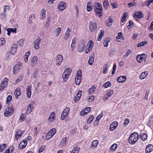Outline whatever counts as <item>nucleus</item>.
<instances>
[{"label": "nucleus", "instance_id": "1", "mask_svg": "<svg viewBox=\"0 0 153 153\" xmlns=\"http://www.w3.org/2000/svg\"><path fill=\"white\" fill-rule=\"evenodd\" d=\"M139 134L136 132L132 133L129 136L128 142L131 145L134 144L137 142L139 138Z\"/></svg>", "mask_w": 153, "mask_h": 153}, {"label": "nucleus", "instance_id": "2", "mask_svg": "<svg viewBox=\"0 0 153 153\" xmlns=\"http://www.w3.org/2000/svg\"><path fill=\"white\" fill-rule=\"evenodd\" d=\"M71 68H68L65 70L62 74V78L64 81L66 82L69 78L71 73Z\"/></svg>", "mask_w": 153, "mask_h": 153}, {"label": "nucleus", "instance_id": "3", "mask_svg": "<svg viewBox=\"0 0 153 153\" xmlns=\"http://www.w3.org/2000/svg\"><path fill=\"white\" fill-rule=\"evenodd\" d=\"M56 130L55 128L51 129L47 133L45 137V139L48 140L51 138L56 133Z\"/></svg>", "mask_w": 153, "mask_h": 153}, {"label": "nucleus", "instance_id": "4", "mask_svg": "<svg viewBox=\"0 0 153 153\" xmlns=\"http://www.w3.org/2000/svg\"><path fill=\"white\" fill-rule=\"evenodd\" d=\"M14 109L11 106L7 108L4 112V115L5 117H8L11 116L13 113Z\"/></svg>", "mask_w": 153, "mask_h": 153}, {"label": "nucleus", "instance_id": "5", "mask_svg": "<svg viewBox=\"0 0 153 153\" xmlns=\"http://www.w3.org/2000/svg\"><path fill=\"white\" fill-rule=\"evenodd\" d=\"M94 45V43L91 40L89 41L86 46L85 53H89L92 50Z\"/></svg>", "mask_w": 153, "mask_h": 153}, {"label": "nucleus", "instance_id": "6", "mask_svg": "<svg viewBox=\"0 0 153 153\" xmlns=\"http://www.w3.org/2000/svg\"><path fill=\"white\" fill-rule=\"evenodd\" d=\"M81 74L82 72L80 70H78L77 72L76 76L75 78V82L77 85H79L81 82Z\"/></svg>", "mask_w": 153, "mask_h": 153}, {"label": "nucleus", "instance_id": "7", "mask_svg": "<svg viewBox=\"0 0 153 153\" xmlns=\"http://www.w3.org/2000/svg\"><path fill=\"white\" fill-rule=\"evenodd\" d=\"M63 60V57L61 54L57 55L56 57V63L58 66H59Z\"/></svg>", "mask_w": 153, "mask_h": 153}, {"label": "nucleus", "instance_id": "8", "mask_svg": "<svg viewBox=\"0 0 153 153\" xmlns=\"http://www.w3.org/2000/svg\"><path fill=\"white\" fill-rule=\"evenodd\" d=\"M70 111L69 108H67L64 110L61 114V119L63 120L67 117L69 114Z\"/></svg>", "mask_w": 153, "mask_h": 153}, {"label": "nucleus", "instance_id": "9", "mask_svg": "<svg viewBox=\"0 0 153 153\" xmlns=\"http://www.w3.org/2000/svg\"><path fill=\"white\" fill-rule=\"evenodd\" d=\"M143 16V13L141 11L135 12L134 15V17L136 21H138V19L142 18Z\"/></svg>", "mask_w": 153, "mask_h": 153}, {"label": "nucleus", "instance_id": "10", "mask_svg": "<svg viewBox=\"0 0 153 153\" xmlns=\"http://www.w3.org/2000/svg\"><path fill=\"white\" fill-rule=\"evenodd\" d=\"M27 141L26 140H23L19 144L18 146L19 148L21 149H24L27 144Z\"/></svg>", "mask_w": 153, "mask_h": 153}, {"label": "nucleus", "instance_id": "11", "mask_svg": "<svg viewBox=\"0 0 153 153\" xmlns=\"http://www.w3.org/2000/svg\"><path fill=\"white\" fill-rule=\"evenodd\" d=\"M85 45L86 43L84 41H82L81 43L78 44V49L79 52H82L83 51Z\"/></svg>", "mask_w": 153, "mask_h": 153}, {"label": "nucleus", "instance_id": "12", "mask_svg": "<svg viewBox=\"0 0 153 153\" xmlns=\"http://www.w3.org/2000/svg\"><path fill=\"white\" fill-rule=\"evenodd\" d=\"M66 7V3L62 2L59 3L58 5V8L60 11H62L64 10Z\"/></svg>", "mask_w": 153, "mask_h": 153}, {"label": "nucleus", "instance_id": "13", "mask_svg": "<svg viewBox=\"0 0 153 153\" xmlns=\"http://www.w3.org/2000/svg\"><path fill=\"white\" fill-rule=\"evenodd\" d=\"M41 41V39H39V38H37L33 44V46L35 49L38 50L39 48V44Z\"/></svg>", "mask_w": 153, "mask_h": 153}, {"label": "nucleus", "instance_id": "14", "mask_svg": "<svg viewBox=\"0 0 153 153\" xmlns=\"http://www.w3.org/2000/svg\"><path fill=\"white\" fill-rule=\"evenodd\" d=\"M89 29L91 31H94L97 28V24L96 23L90 22Z\"/></svg>", "mask_w": 153, "mask_h": 153}, {"label": "nucleus", "instance_id": "15", "mask_svg": "<svg viewBox=\"0 0 153 153\" xmlns=\"http://www.w3.org/2000/svg\"><path fill=\"white\" fill-rule=\"evenodd\" d=\"M7 79L4 78L3 81V82L1 83L0 86V90L1 91L6 86L7 83Z\"/></svg>", "mask_w": 153, "mask_h": 153}, {"label": "nucleus", "instance_id": "16", "mask_svg": "<svg viewBox=\"0 0 153 153\" xmlns=\"http://www.w3.org/2000/svg\"><path fill=\"white\" fill-rule=\"evenodd\" d=\"M17 50V45L15 44H13L10 49V53L12 55H14Z\"/></svg>", "mask_w": 153, "mask_h": 153}, {"label": "nucleus", "instance_id": "17", "mask_svg": "<svg viewBox=\"0 0 153 153\" xmlns=\"http://www.w3.org/2000/svg\"><path fill=\"white\" fill-rule=\"evenodd\" d=\"M94 10L95 12L96 13L97 15L99 17H101L102 16V9H100V8H98L96 6L94 7Z\"/></svg>", "mask_w": 153, "mask_h": 153}, {"label": "nucleus", "instance_id": "18", "mask_svg": "<svg viewBox=\"0 0 153 153\" xmlns=\"http://www.w3.org/2000/svg\"><path fill=\"white\" fill-rule=\"evenodd\" d=\"M113 94L114 91L113 90H110L104 97V100H107Z\"/></svg>", "mask_w": 153, "mask_h": 153}, {"label": "nucleus", "instance_id": "19", "mask_svg": "<svg viewBox=\"0 0 153 153\" xmlns=\"http://www.w3.org/2000/svg\"><path fill=\"white\" fill-rule=\"evenodd\" d=\"M46 10L45 9H42L40 12V19L41 20H43L45 17Z\"/></svg>", "mask_w": 153, "mask_h": 153}, {"label": "nucleus", "instance_id": "20", "mask_svg": "<svg viewBox=\"0 0 153 153\" xmlns=\"http://www.w3.org/2000/svg\"><path fill=\"white\" fill-rule=\"evenodd\" d=\"M126 79V77L125 76H120L117 78V81L120 83L124 82Z\"/></svg>", "mask_w": 153, "mask_h": 153}, {"label": "nucleus", "instance_id": "21", "mask_svg": "<svg viewBox=\"0 0 153 153\" xmlns=\"http://www.w3.org/2000/svg\"><path fill=\"white\" fill-rule=\"evenodd\" d=\"M71 30H70L69 28H67V30L64 34V39L65 40H67L70 37V32Z\"/></svg>", "mask_w": 153, "mask_h": 153}, {"label": "nucleus", "instance_id": "22", "mask_svg": "<svg viewBox=\"0 0 153 153\" xmlns=\"http://www.w3.org/2000/svg\"><path fill=\"white\" fill-rule=\"evenodd\" d=\"M21 68V65L19 64H17L15 65L13 67V73L14 74H17Z\"/></svg>", "mask_w": 153, "mask_h": 153}, {"label": "nucleus", "instance_id": "23", "mask_svg": "<svg viewBox=\"0 0 153 153\" xmlns=\"http://www.w3.org/2000/svg\"><path fill=\"white\" fill-rule=\"evenodd\" d=\"M118 125V123L117 122H114L111 125L110 127V129L111 131H113L115 129Z\"/></svg>", "mask_w": 153, "mask_h": 153}, {"label": "nucleus", "instance_id": "24", "mask_svg": "<svg viewBox=\"0 0 153 153\" xmlns=\"http://www.w3.org/2000/svg\"><path fill=\"white\" fill-rule=\"evenodd\" d=\"M55 115L56 114L55 112H54L51 113L48 119V121L49 122H53L55 118Z\"/></svg>", "mask_w": 153, "mask_h": 153}, {"label": "nucleus", "instance_id": "25", "mask_svg": "<svg viewBox=\"0 0 153 153\" xmlns=\"http://www.w3.org/2000/svg\"><path fill=\"white\" fill-rule=\"evenodd\" d=\"M153 146L151 144L148 145L146 148L145 153H150L153 150Z\"/></svg>", "mask_w": 153, "mask_h": 153}, {"label": "nucleus", "instance_id": "26", "mask_svg": "<svg viewBox=\"0 0 153 153\" xmlns=\"http://www.w3.org/2000/svg\"><path fill=\"white\" fill-rule=\"evenodd\" d=\"M21 94V89L18 88H17L15 90V95L16 97V99H17L18 97L20 96Z\"/></svg>", "mask_w": 153, "mask_h": 153}, {"label": "nucleus", "instance_id": "27", "mask_svg": "<svg viewBox=\"0 0 153 153\" xmlns=\"http://www.w3.org/2000/svg\"><path fill=\"white\" fill-rule=\"evenodd\" d=\"M38 60L37 57L36 56H34L32 59L31 62V65L32 66H34L37 63Z\"/></svg>", "mask_w": 153, "mask_h": 153}, {"label": "nucleus", "instance_id": "28", "mask_svg": "<svg viewBox=\"0 0 153 153\" xmlns=\"http://www.w3.org/2000/svg\"><path fill=\"white\" fill-rule=\"evenodd\" d=\"M23 134V131L21 130L17 131L15 135V138L17 140L19 137H21Z\"/></svg>", "mask_w": 153, "mask_h": 153}, {"label": "nucleus", "instance_id": "29", "mask_svg": "<svg viewBox=\"0 0 153 153\" xmlns=\"http://www.w3.org/2000/svg\"><path fill=\"white\" fill-rule=\"evenodd\" d=\"M93 6L91 5V2L87 3L86 6L87 10L88 12L91 11L93 9Z\"/></svg>", "mask_w": 153, "mask_h": 153}, {"label": "nucleus", "instance_id": "30", "mask_svg": "<svg viewBox=\"0 0 153 153\" xmlns=\"http://www.w3.org/2000/svg\"><path fill=\"white\" fill-rule=\"evenodd\" d=\"M26 93L27 97L29 98L31 97V90L30 88V87L29 86H27L26 89Z\"/></svg>", "mask_w": 153, "mask_h": 153}, {"label": "nucleus", "instance_id": "31", "mask_svg": "<svg viewBox=\"0 0 153 153\" xmlns=\"http://www.w3.org/2000/svg\"><path fill=\"white\" fill-rule=\"evenodd\" d=\"M143 53L141 55H138L136 57L137 60V61L140 63L143 62Z\"/></svg>", "mask_w": 153, "mask_h": 153}, {"label": "nucleus", "instance_id": "32", "mask_svg": "<svg viewBox=\"0 0 153 153\" xmlns=\"http://www.w3.org/2000/svg\"><path fill=\"white\" fill-rule=\"evenodd\" d=\"M113 22L111 18L107 19L106 21V25L109 27H111L112 25Z\"/></svg>", "mask_w": 153, "mask_h": 153}, {"label": "nucleus", "instance_id": "33", "mask_svg": "<svg viewBox=\"0 0 153 153\" xmlns=\"http://www.w3.org/2000/svg\"><path fill=\"white\" fill-rule=\"evenodd\" d=\"M98 142L97 140H94L91 145V147L93 148V149H95L96 148L98 144Z\"/></svg>", "mask_w": 153, "mask_h": 153}, {"label": "nucleus", "instance_id": "34", "mask_svg": "<svg viewBox=\"0 0 153 153\" xmlns=\"http://www.w3.org/2000/svg\"><path fill=\"white\" fill-rule=\"evenodd\" d=\"M33 108V106H31V104H29L27 108L26 112L27 113H30L32 112Z\"/></svg>", "mask_w": 153, "mask_h": 153}, {"label": "nucleus", "instance_id": "35", "mask_svg": "<svg viewBox=\"0 0 153 153\" xmlns=\"http://www.w3.org/2000/svg\"><path fill=\"white\" fill-rule=\"evenodd\" d=\"M96 88L95 86H92L91 88L89 89L88 91V93L89 94H91L95 91Z\"/></svg>", "mask_w": 153, "mask_h": 153}, {"label": "nucleus", "instance_id": "36", "mask_svg": "<svg viewBox=\"0 0 153 153\" xmlns=\"http://www.w3.org/2000/svg\"><path fill=\"white\" fill-rule=\"evenodd\" d=\"M101 33H100V34L98 35L97 38V40L99 41L101 40L102 36L104 35V31L103 30H101Z\"/></svg>", "mask_w": 153, "mask_h": 153}, {"label": "nucleus", "instance_id": "37", "mask_svg": "<svg viewBox=\"0 0 153 153\" xmlns=\"http://www.w3.org/2000/svg\"><path fill=\"white\" fill-rule=\"evenodd\" d=\"M94 118V117L93 115L90 116L87 120V123L89 124H90Z\"/></svg>", "mask_w": 153, "mask_h": 153}, {"label": "nucleus", "instance_id": "38", "mask_svg": "<svg viewBox=\"0 0 153 153\" xmlns=\"http://www.w3.org/2000/svg\"><path fill=\"white\" fill-rule=\"evenodd\" d=\"M61 27H58L56 29V36H58L60 33H61Z\"/></svg>", "mask_w": 153, "mask_h": 153}, {"label": "nucleus", "instance_id": "39", "mask_svg": "<svg viewBox=\"0 0 153 153\" xmlns=\"http://www.w3.org/2000/svg\"><path fill=\"white\" fill-rule=\"evenodd\" d=\"M103 114H102L101 113L100 114H99L97 117L95 121H98L97 123H99V121L100 120L101 118L103 117Z\"/></svg>", "mask_w": 153, "mask_h": 153}, {"label": "nucleus", "instance_id": "40", "mask_svg": "<svg viewBox=\"0 0 153 153\" xmlns=\"http://www.w3.org/2000/svg\"><path fill=\"white\" fill-rule=\"evenodd\" d=\"M109 5L108 0H105L103 2V7L104 8H107Z\"/></svg>", "mask_w": 153, "mask_h": 153}, {"label": "nucleus", "instance_id": "41", "mask_svg": "<svg viewBox=\"0 0 153 153\" xmlns=\"http://www.w3.org/2000/svg\"><path fill=\"white\" fill-rule=\"evenodd\" d=\"M67 137L64 138L61 141V144L62 146H64L66 144L67 141Z\"/></svg>", "mask_w": 153, "mask_h": 153}, {"label": "nucleus", "instance_id": "42", "mask_svg": "<svg viewBox=\"0 0 153 153\" xmlns=\"http://www.w3.org/2000/svg\"><path fill=\"white\" fill-rule=\"evenodd\" d=\"M6 145L5 144H2L0 145V151L3 152L5 148Z\"/></svg>", "mask_w": 153, "mask_h": 153}, {"label": "nucleus", "instance_id": "43", "mask_svg": "<svg viewBox=\"0 0 153 153\" xmlns=\"http://www.w3.org/2000/svg\"><path fill=\"white\" fill-rule=\"evenodd\" d=\"M94 58L92 56H90L89 57V60L88 61V63L89 65H92L94 62Z\"/></svg>", "mask_w": 153, "mask_h": 153}, {"label": "nucleus", "instance_id": "44", "mask_svg": "<svg viewBox=\"0 0 153 153\" xmlns=\"http://www.w3.org/2000/svg\"><path fill=\"white\" fill-rule=\"evenodd\" d=\"M26 114H21L20 117V120L21 121H23L26 118Z\"/></svg>", "mask_w": 153, "mask_h": 153}, {"label": "nucleus", "instance_id": "45", "mask_svg": "<svg viewBox=\"0 0 153 153\" xmlns=\"http://www.w3.org/2000/svg\"><path fill=\"white\" fill-rule=\"evenodd\" d=\"M79 151V148L77 147H75L71 151V153H78Z\"/></svg>", "mask_w": 153, "mask_h": 153}, {"label": "nucleus", "instance_id": "46", "mask_svg": "<svg viewBox=\"0 0 153 153\" xmlns=\"http://www.w3.org/2000/svg\"><path fill=\"white\" fill-rule=\"evenodd\" d=\"M117 144L116 143H114L111 146L110 148V149L111 151H114L117 148Z\"/></svg>", "mask_w": 153, "mask_h": 153}, {"label": "nucleus", "instance_id": "47", "mask_svg": "<svg viewBox=\"0 0 153 153\" xmlns=\"http://www.w3.org/2000/svg\"><path fill=\"white\" fill-rule=\"evenodd\" d=\"M111 85V83L109 82H107L103 85V87L105 88H108Z\"/></svg>", "mask_w": 153, "mask_h": 153}, {"label": "nucleus", "instance_id": "48", "mask_svg": "<svg viewBox=\"0 0 153 153\" xmlns=\"http://www.w3.org/2000/svg\"><path fill=\"white\" fill-rule=\"evenodd\" d=\"M122 36L123 35L121 32L118 33L116 36V38L117 39H123V37Z\"/></svg>", "mask_w": 153, "mask_h": 153}, {"label": "nucleus", "instance_id": "49", "mask_svg": "<svg viewBox=\"0 0 153 153\" xmlns=\"http://www.w3.org/2000/svg\"><path fill=\"white\" fill-rule=\"evenodd\" d=\"M129 120L128 118H126L125 119L123 123V125L125 127L127 126L128 124L129 123Z\"/></svg>", "mask_w": 153, "mask_h": 153}, {"label": "nucleus", "instance_id": "50", "mask_svg": "<svg viewBox=\"0 0 153 153\" xmlns=\"http://www.w3.org/2000/svg\"><path fill=\"white\" fill-rule=\"evenodd\" d=\"M5 43V39L4 38H1L0 39V47L4 45Z\"/></svg>", "mask_w": 153, "mask_h": 153}, {"label": "nucleus", "instance_id": "51", "mask_svg": "<svg viewBox=\"0 0 153 153\" xmlns=\"http://www.w3.org/2000/svg\"><path fill=\"white\" fill-rule=\"evenodd\" d=\"M12 99V97L10 95H9L7 98V104L9 103Z\"/></svg>", "mask_w": 153, "mask_h": 153}, {"label": "nucleus", "instance_id": "52", "mask_svg": "<svg viewBox=\"0 0 153 153\" xmlns=\"http://www.w3.org/2000/svg\"><path fill=\"white\" fill-rule=\"evenodd\" d=\"M94 96H90L88 99V100L89 102H91L94 100Z\"/></svg>", "mask_w": 153, "mask_h": 153}, {"label": "nucleus", "instance_id": "53", "mask_svg": "<svg viewBox=\"0 0 153 153\" xmlns=\"http://www.w3.org/2000/svg\"><path fill=\"white\" fill-rule=\"evenodd\" d=\"M30 52L29 51L28 52L26 53L25 55L24 56V58H28V57L30 54Z\"/></svg>", "mask_w": 153, "mask_h": 153}, {"label": "nucleus", "instance_id": "54", "mask_svg": "<svg viewBox=\"0 0 153 153\" xmlns=\"http://www.w3.org/2000/svg\"><path fill=\"white\" fill-rule=\"evenodd\" d=\"M45 148V146H42L39 148V152H42Z\"/></svg>", "mask_w": 153, "mask_h": 153}, {"label": "nucleus", "instance_id": "55", "mask_svg": "<svg viewBox=\"0 0 153 153\" xmlns=\"http://www.w3.org/2000/svg\"><path fill=\"white\" fill-rule=\"evenodd\" d=\"M22 79V76H20L16 80V83L15 84H16L18 82H20Z\"/></svg>", "mask_w": 153, "mask_h": 153}, {"label": "nucleus", "instance_id": "56", "mask_svg": "<svg viewBox=\"0 0 153 153\" xmlns=\"http://www.w3.org/2000/svg\"><path fill=\"white\" fill-rule=\"evenodd\" d=\"M117 65L116 64H114L113 67V70L112 72V74H114L115 73V71L116 69Z\"/></svg>", "mask_w": 153, "mask_h": 153}, {"label": "nucleus", "instance_id": "57", "mask_svg": "<svg viewBox=\"0 0 153 153\" xmlns=\"http://www.w3.org/2000/svg\"><path fill=\"white\" fill-rule=\"evenodd\" d=\"M6 14L4 13H2L0 15V18L1 19H5L6 17Z\"/></svg>", "mask_w": 153, "mask_h": 153}, {"label": "nucleus", "instance_id": "58", "mask_svg": "<svg viewBox=\"0 0 153 153\" xmlns=\"http://www.w3.org/2000/svg\"><path fill=\"white\" fill-rule=\"evenodd\" d=\"M131 51L130 50H128L125 55L123 56V57L125 58L127 57L131 54Z\"/></svg>", "mask_w": 153, "mask_h": 153}, {"label": "nucleus", "instance_id": "59", "mask_svg": "<svg viewBox=\"0 0 153 153\" xmlns=\"http://www.w3.org/2000/svg\"><path fill=\"white\" fill-rule=\"evenodd\" d=\"M24 41L23 39H21L18 42V44L20 46H22L23 44Z\"/></svg>", "mask_w": 153, "mask_h": 153}, {"label": "nucleus", "instance_id": "60", "mask_svg": "<svg viewBox=\"0 0 153 153\" xmlns=\"http://www.w3.org/2000/svg\"><path fill=\"white\" fill-rule=\"evenodd\" d=\"M85 110V111L86 112L87 114L89 113L91 110V108L90 107H86L83 109Z\"/></svg>", "mask_w": 153, "mask_h": 153}, {"label": "nucleus", "instance_id": "61", "mask_svg": "<svg viewBox=\"0 0 153 153\" xmlns=\"http://www.w3.org/2000/svg\"><path fill=\"white\" fill-rule=\"evenodd\" d=\"M8 30L10 32H13L14 33H16V28H8Z\"/></svg>", "mask_w": 153, "mask_h": 153}, {"label": "nucleus", "instance_id": "62", "mask_svg": "<svg viewBox=\"0 0 153 153\" xmlns=\"http://www.w3.org/2000/svg\"><path fill=\"white\" fill-rule=\"evenodd\" d=\"M34 136H36L39 134V133L38 132V131L37 129V127H36L34 128Z\"/></svg>", "mask_w": 153, "mask_h": 153}, {"label": "nucleus", "instance_id": "63", "mask_svg": "<svg viewBox=\"0 0 153 153\" xmlns=\"http://www.w3.org/2000/svg\"><path fill=\"white\" fill-rule=\"evenodd\" d=\"M136 4L135 2H131L128 4V5L130 7H133L136 5Z\"/></svg>", "mask_w": 153, "mask_h": 153}, {"label": "nucleus", "instance_id": "64", "mask_svg": "<svg viewBox=\"0 0 153 153\" xmlns=\"http://www.w3.org/2000/svg\"><path fill=\"white\" fill-rule=\"evenodd\" d=\"M87 114L86 113V112L85 111V110L83 109L80 112V115L81 116H84Z\"/></svg>", "mask_w": 153, "mask_h": 153}]
</instances>
